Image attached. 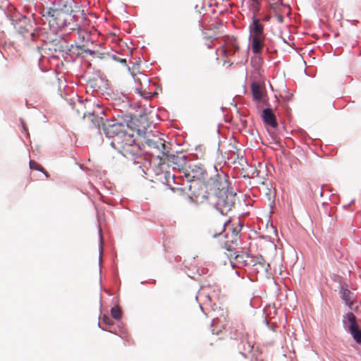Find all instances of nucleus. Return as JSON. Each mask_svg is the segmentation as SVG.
<instances>
[{"label": "nucleus", "mask_w": 361, "mask_h": 361, "mask_svg": "<svg viewBox=\"0 0 361 361\" xmlns=\"http://www.w3.org/2000/svg\"><path fill=\"white\" fill-rule=\"evenodd\" d=\"M204 188L209 199H214L211 204L221 214L226 215L232 210L235 202V193L229 190L228 177L225 173L216 172L206 180Z\"/></svg>", "instance_id": "nucleus-1"}, {"label": "nucleus", "mask_w": 361, "mask_h": 361, "mask_svg": "<svg viewBox=\"0 0 361 361\" xmlns=\"http://www.w3.org/2000/svg\"><path fill=\"white\" fill-rule=\"evenodd\" d=\"M111 145L127 158L134 157L140 152V147L136 143L134 135L129 133L121 138L116 137L114 141L111 142Z\"/></svg>", "instance_id": "nucleus-2"}, {"label": "nucleus", "mask_w": 361, "mask_h": 361, "mask_svg": "<svg viewBox=\"0 0 361 361\" xmlns=\"http://www.w3.org/2000/svg\"><path fill=\"white\" fill-rule=\"evenodd\" d=\"M249 33L252 52L255 54H260L264 47L266 36L264 25L257 17H252V21L249 25Z\"/></svg>", "instance_id": "nucleus-3"}, {"label": "nucleus", "mask_w": 361, "mask_h": 361, "mask_svg": "<svg viewBox=\"0 0 361 361\" xmlns=\"http://www.w3.org/2000/svg\"><path fill=\"white\" fill-rule=\"evenodd\" d=\"M41 13L43 17L47 18L50 27H51L54 31L61 30L70 24L68 21V17H71V12L42 9Z\"/></svg>", "instance_id": "nucleus-4"}, {"label": "nucleus", "mask_w": 361, "mask_h": 361, "mask_svg": "<svg viewBox=\"0 0 361 361\" xmlns=\"http://www.w3.org/2000/svg\"><path fill=\"white\" fill-rule=\"evenodd\" d=\"M103 130L106 137L114 141L116 137H123L128 133L127 125L118 122L106 121L103 123Z\"/></svg>", "instance_id": "nucleus-5"}, {"label": "nucleus", "mask_w": 361, "mask_h": 361, "mask_svg": "<svg viewBox=\"0 0 361 361\" xmlns=\"http://www.w3.org/2000/svg\"><path fill=\"white\" fill-rule=\"evenodd\" d=\"M184 173L188 180L192 183L204 179L207 172L202 166L191 164L185 169Z\"/></svg>", "instance_id": "nucleus-6"}, {"label": "nucleus", "mask_w": 361, "mask_h": 361, "mask_svg": "<svg viewBox=\"0 0 361 361\" xmlns=\"http://www.w3.org/2000/svg\"><path fill=\"white\" fill-rule=\"evenodd\" d=\"M223 39L222 52L225 57L228 58L233 56L239 51L240 47L238 39L235 37L226 35L223 37Z\"/></svg>", "instance_id": "nucleus-7"}, {"label": "nucleus", "mask_w": 361, "mask_h": 361, "mask_svg": "<svg viewBox=\"0 0 361 361\" xmlns=\"http://www.w3.org/2000/svg\"><path fill=\"white\" fill-rule=\"evenodd\" d=\"M188 188L192 195L191 198H194L196 202L202 203L209 200L207 190H204V188H202L200 182L190 183Z\"/></svg>", "instance_id": "nucleus-8"}, {"label": "nucleus", "mask_w": 361, "mask_h": 361, "mask_svg": "<svg viewBox=\"0 0 361 361\" xmlns=\"http://www.w3.org/2000/svg\"><path fill=\"white\" fill-rule=\"evenodd\" d=\"M246 266L256 267V270L257 271H268L269 264L266 262L265 259L263 258L262 256H253L248 254V257H246Z\"/></svg>", "instance_id": "nucleus-9"}, {"label": "nucleus", "mask_w": 361, "mask_h": 361, "mask_svg": "<svg viewBox=\"0 0 361 361\" xmlns=\"http://www.w3.org/2000/svg\"><path fill=\"white\" fill-rule=\"evenodd\" d=\"M145 143L150 148L157 149L162 154H165V141L157 135H153L152 137H147L145 140Z\"/></svg>", "instance_id": "nucleus-10"}, {"label": "nucleus", "mask_w": 361, "mask_h": 361, "mask_svg": "<svg viewBox=\"0 0 361 361\" xmlns=\"http://www.w3.org/2000/svg\"><path fill=\"white\" fill-rule=\"evenodd\" d=\"M262 118L265 124L269 125L272 128L277 127L278 123L272 109L269 108L264 109L262 111Z\"/></svg>", "instance_id": "nucleus-11"}, {"label": "nucleus", "mask_w": 361, "mask_h": 361, "mask_svg": "<svg viewBox=\"0 0 361 361\" xmlns=\"http://www.w3.org/2000/svg\"><path fill=\"white\" fill-rule=\"evenodd\" d=\"M341 298L345 302V305L349 307V309L351 310L357 309V302L353 299V293L348 289L345 288L342 290Z\"/></svg>", "instance_id": "nucleus-12"}, {"label": "nucleus", "mask_w": 361, "mask_h": 361, "mask_svg": "<svg viewBox=\"0 0 361 361\" xmlns=\"http://www.w3.org/2000/svg\"><path fill=\"white\" fill-rule=\"evenodd\" d=\"M247 334L245 331V328L243 325L233 326L231 329V338L235 340H246Z\"/></svg>", "instance_id": "nucleus-13"}, {"label": "nucleus", "mask_w": 361, "mask_h": 361, "mask_svg": "<svg viewBox=\"0 0 361 361\" xmlns=\"http://www.w3.org/2000/svg\"><path fill=\"white\" fill-rule=\"evenodd\" d=\"M226 225L224 221L219 224H214L209 228L208 234L210 237L214 238L223 235L226 229Z\"/></svg>", "instance_id": "nucleus-14"}, {"label": "nucleus", "mask_w": 361, "mask_h": 361, "mask_svg": "<svg viewBox=\"0 0 361 361\" xmlns=\"http://www.w3.org/2000/svg\"><path fill=\"white\" fill-rule=\"evenodd\" d=\"M251 90L253 99L255 101L260 102L264 100L265 92L259 85L256 83L252 84L251 86Z\"/></svg>", "instance_id": "nucleus-15"}, {"label": "nucleus", "mask_w": 361, "mask_h": 361, "mask_svg": "<svg viewBox=\"0 0 361 361\" xmlns=\"http://www.w3.org/2000/svg\"><path fill=\"white\" fill-rule=\"evenodd\" d=\"M228 323V318L226 317H216L212 320V326L219 327V329L216 331V332H213V334H219V332L221 331V329H225L226 324ZM215 329H213V331H214Z\"/></svg>", "instance_id": "nucleus-16"}, {"label": "nucleus", "mask_w": 361, "mask_h": 361, "mask_svg": "<svg viewBox=\"0 0 361 361\" xmlns=\"http://www.w3.org/2000/svg\"><path fill=\"white\" fill-rule=\"evenodd\" d=\"M164 155L166 156V161H167L169 166H173V167L180 166L181 163H182L181 157H179L178 156H176L175 154H167L166 153Z\"/></svg>", "instance_id": "nucleus-17"}, {"label": "nucleus", "mask_w": 361, "mask_h": 361, "mask_svg": "<svg viewBox=\"0 0 361 361\" xmlns=\"http://www.w3.org/2000/svg\"><path fill=\"white\" fill-rule=\"evenodd\" d=\"M348 331L356 343L361 344V329L359 326H348Z\"/></svg>", "instance_id": "nucleus-18"}, {"label": "nucleus", "mask_w": 361, "mask_h": 361, "mask_svg": "<svg viewBox=\"0 0 361 361\" xmlns=\"http://www.w3.org/2000/svg\"><path fill=\"white\" fill-rule=\"evenodd\" d=\"M229 257L231 258H234L237 263L246 266V262H247L246 257H248L247 253L243 252H242L241 253L233 252V253H231L229 255Z\"/></svg>", "instance_id": "nucleus-19"}, {"label": "nucleus", "mask_w": 361, "mask_h": 361, "mask_svg": "<svg viewBox=\"0 0 361 361\" xmlns=\"http://www.w3.org/2000/svg\"><path fill=\"white\" fill-rule=\"evenodd\" d=\"M343 317H344V319L343 321V324H345V319H346L350 323L349 326H358L357 321H356V317L353 312H348Z\"/></svg>", "instance_id": "nucleus-20"}, {"label": "nucleus", "mask_w": 361, "mask_h": 361, "mask_svg": "<svg viewBox=\"0 0 361 361\" xmlns=\"http://www.w3.org/2000/svg\"><path fill=\"white\" fill-rule=\"evenodd\" d=\"M111 317L115 319H119L121 317L122 312L119 307L115 306L111 310Z\"/></svg>", "instance_id": "nucleus-21"}, {"label": "nucleus", "mask_w": 361, "mask_h": 361, "mask_svg": "<svg viewBox=\"0 0 361 361\" xmlns=\"http://www.w3.org/2000/svg\"><path fill=\"white\" fill-rule=\"evenodd\" d=\"M252 1L253 16L256 17L257 13L259 11L261 1L252 0Z\"/></svg>", "instance_id": "nucleus-22"}, {"label": "nucleus", "mask_w": 361, "mask_h": 361, "mask_svg": "<svg viewBox=\"0 0 361 361\" xmlns=\"http://www.w3.org/2000/svg\"><path fill=\"white\" fill-rule=\"evenodd\" d=\"M30 167L31 169L37 170L39 171H44V168L40 164H39L37 162H36L33 160H31L30 161Z\"/></svg>", "instance_id": "nucleus-23"}, {"label": "nucleus", "mask_w": 361, "mask_h": 361, "mask_svg": "<svg viewBox=\"0 0 361 361\" xmlns=\"http://www.w3.org/2000/svg\"><path fill=\"white\" fill-rule=\"evenodd\" d=\"M111 58L114 61L119 62V63H122L123 66H127L126 59L121 58L116 55H112Z\"/></svg>", "instance_id": "nucleus-24"}, {"label": "nucleus", "mask_w": 361, "mask_h": 361, "mask_svg": "<svg viewBox=\"0 0 361 361\" xmlns=\"http://www.w3.org/2000/svg\"><path fill=\"white\" fill-rule=\"evenodd\" d=\"M78 48L79 49L82 50L83 52H85L86 54H89L91 56H93L95 54V52L94 51H92V50H90L89 49H85V45L84 44L78 46Z\"/></svg>", "instance_id": "nucleus-25"}, {"label": "nucleus", "mask_w": 361, "mask_h": 361, "mask_svg": "<svg viewBox=\"0 0 361 361\" xmlns=\"http://www.w3.org/2000/svg\"><path fill=\"white\" fill-rule=\"evenodd\" d=\"M102 321L107 325H112L114 324L112 319L106 315L103 316Z\"/></svg>", "instance_id": "nucleus-26"}, {"label": "nucleus", "mask_w": 361, "mask_h": 361, "mask_svg": "<svg viewBox=\"0 0 361 361\" xmlns=\"http://www.w3.org/2000/svg\"><path fill=\"white\" fill-rule=\"evenodd\" d=\"M240 230V229H238V228H233V235H234V237H237Z\"/></svg>", "instance_id": "nucleus-27"}, {"label": "nucleus", "mask_w": 361, "mask_h": 361, "mask_svg": "<svg viewBox=\"0 0 361 361\" xmlns=\"http://www.w3.org/2000/svg\"><path fill=\"white\" fill-rule=\"evenodd\" d=\"M225 247L227 250L232 251L231 247L230 245L227 246V245L226 244Z\"/></svg>", "instance_id": "nucleus-28"}, {"label": "nucleus", "mask_w": 361, "mask_h": 361, "mask_svg": "<svg viewBox=\"0 0 361 361\" xmlns=\"http://www.w3.org/2000/svg\"><path fill=\"white\" fill-rule=\"evenodd\" d=\"M42 172L45 174V176H46L47 177H49V173H47L44 169V171H42Z\"/></svg>", "instance_id": "nucleus-29"}, {"label": "nucleus", "mask_w": 361, "mask_h": 361, "mask_svg": "<svg viewBox=\"0 0 361 361\" xmlns=\"http://www.w3.org/2000/svg\"><path fill=\"white\" fill-rule=\"evenodd\" d=\"M277 18L281 22L282 21L283 17L281 15L278 16Z\"/></svg>", "instance_id": "nucleus-30"}, {"label": "nucleus", "mask_w": 361, "mask_h": 361, "mask_svg": "<svg viewBox=\"0 0 361 361\" xmlns=\"http://www.w3.org/2000/svg\"><path fill=\"white\" fill-rule=\"evenodd\" d=\"M82 40L84 41L85 40V37H82Z\"/></svg>", "instance_id": "nucleus-31"}, {"label": "nucleus", "mask_w": 361, "mask_h": 361, "mask_svg": "<svg viewBox=\"0 0 361 361\" xmlns=\"http://www.w3.org/2000/svg\"><path fill=\"white\" fill-rule=\"evenodd\" d=\"M23 128H24V130L27 131L26 128H25V126H23Z\"/></svg>", "instance_id": "nucleus-32"}]
</instances>
